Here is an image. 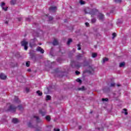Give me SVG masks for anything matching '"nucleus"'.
Listing matches in <instances>:
<instances>
[{
	"label": "nucleus",
	"instance_id": "ddd939ff",
	"mask_svg": "<svg viewBox=\"0 0 131 131\" xmlns=\"http://www.w3.org/2000/svg\"><path fill=\"white\" fill-rule=\"evenodd\" d=\"M109 60V59H108V58L107 57H105L104 58H103V63H105V62H108V61Z\"/></svg>",
	"mask_w": 131,
	"mask_h": 131
},
{
	"label": "nucleus",
	"instance_id": "de8ad7c7",
	"mask_svg": "<svg viewBox=\"0 0 131 131\" xmlns=\"http://www.w3.org/2000/svg\"><path fill=\"white\" fill-rule=\"evenodd\" d=\"M6 24H8V21L5 22Z\"/></svg>",
	"mask_w": 131,
	"mask_h": 131
},
{
	"label": "nucleus",
	"instance_id": "4be33fe9",
	"mask_svg": "<svg viewBox=\"0 0 131 131\" xmlns=\"http://www.w3.org/2000/svg\"><path fill=\"white\" fill-rule=\"evenodd\" d=\"M79 91H84V86H82V88H79Z\"/></svg>",
	"mask_w": 131,
	"mask_h": 131
},
{
	"label": "nucleus",
	"instance_id": "3c124183",
	"mask_svg": "<svg viewBox=\"0 0 131 131\" xmlns=\"http://www.w3.org/2000/svg\"><path fill=\"white\" fill-rule=\"evenodd\" d=\"M39 45H41V43H39Z\"/></svg>",
	"mask_w": 131,
	"mask_h": 131
},
{
	"label": "nucleus",
	"instance_id": "f704fd0d",
	"mask_svg": "<svg viewBox=\"0 0 131 131\" xmlns=\"http://www.w3.org/2000/svg\"><path fill=\"white\" fill-rule=\"evenodd\" d=\"M49 19L50 21H52V20H53V17L50 16V17H49Z\"/></svg>",
	"mask_w": 131,
	"mask_h": 131
},
{
	"label": "nucleus",
	"instance_id": "a19ab883",
	"mask_svg": "<svg viewBox=\"0 0 131 131\" xmlns=\"http://www.w3.org/2000/svg\"><path fill=\"white\" fill-rule=\"evenodd\" d=\"M127 114H128L127 112H125V115H127Z\"/></svg>",
	"mask_w": 131,
	"mask_h": 131
},
{
	"label": "nucleus",
	"instance_id": "ea45409f",
	"mask_svg": "<svg viewBox=\"0 0 131 131\" xmlns=\"http://www.w3.org/2000/svg\"><path fill=\"white\" fill-rule=\"evenodd\" d=\"M18 21H21V20H22V18H18Z\"/></svg>",
	"mask_w": 131,
	"mask_h": 131
},
{
	"label": "nucleus",
	"instance_id": "a211bd4d",
	"mask_svg": "<svg viewBox=\"0 0 131 131\" xmlns=\"http://www.w3.org/2000/svg\"><path fill=\"white\" fill-rule=\"evenodd\" d=\"M71 42H72V39L70 38V39H69V40L67 42V45H70Z\"/></svg>",
	"mask_w": 131,
	"mask_h": 131
},
{
	"label": "nucleus",
	"instance_id": "79ce46f5",
	"mask_svg": "<svg viewBox=\"0 0 131 131\" xmlns=\"http://www.w3.org/2000/svg\"><path fill=\"white\" fill-rule=\"evenodd\" d=\"M123 110H124V111H127V110H126L125 108H124Z\"/></svg>",
	"mask_w": 131,
	"mask_h": 131
},
{
	"label": "nucleus",
	"instance_id": "473e14b6",
	"mask_svg": "<svg viewBox=\"0 0 131 131\" xmlns=\"http://www.w3.org/2000/svg\"><path fill=\"white\" fill-rule=\"evenodd\" d=\"M110 86H115V83H112Z\"/></svg>",
	"mask_w": 131,
	"mask_h": 131
},
{
	"label": "nucleus",
	"instance_id": "bb28decb",
	"mask_svg": "<svg viewBox=\"0 0 131 131\" xmlns=\"http://www.w3.org/2000/svg\"><path fill=\"white\" fill-rule=\"evenodd\" d=\"M115 3H117L118 4L119 3H121V0H115Z\"/></svg>",
	"mask_w": 131,
	"mask_h": 131
},
{
	"label": "nucleus",
	"instance_id": "f8f14e48",
	"mask_svg": "<svg viewBox=\"0 0 131 131\" xmlns=\"http://www.w3.org/2000/svg\"><path fill=\"white\" fill-rule=\"evenodd\" d=\"M16 2H17V0H11L10 1V4L11 5H15Z\"/></svg>",
	"mask_w": 131,
	"mask_h": 131
},
{
	"label": "nucleus",
	"instance_id": "20e7f679",
	"mask_svg": "<svg viewBox=\"0 0 131 131\" xmlns=\"http://www.w3.org/2000/svg\"><path fill=\"white\" fill-rule=\"evenodd\" d=\"M49 10L50 11H52V12H55V11H57V7H51L49 8Z\"/></svg>",
	"mask_w": 131,
	"mask_h": 131
},
{
	"label": "nucleus",
	"instance_id": "c03bdc74",
	"mask_svg": "<svg viewBox=\"0 0 131 131\" xmlns=\"http://www.w3.org/2000/svg\"><path fill=\"white\" fill-rule=\"evenodd\" d=\"M28 71L30 72V71H31V70L28 69Z\"/></svg>",
	"mask_w": 131,
	"mask_h": 131
},
{
	"label": "nucleus",
	"instance_id": "4c0bfd02",
	"mask_svg": "<svg viewBox=\"0 0 131 131\" xmlns=\"http://www.w3.org/2000/svg\"><path fill=\"white\" fill-rule=\"evenodd\" d=\"M54 130H55V131H60V129L54 128Z\"/></svg>",
	"mask_w": 131,
	"mask_h": 131
},
{
	"label": "nucleus",
	"instance_id": "5701e85b",
	"mask_svg": "<svg viewBox=\"0 0 131 131\" xmlns=\"http://www.w3.org/2000/svg\"><path fill=\"white\" fill-rule=\"evenodd\" d=\"M77 47H78V50H81V48L80 47V43L78 44Z\"/></svg>",
	"mask_w": 131,
	"mask_h": 131
},
{
	"label": "nucleus",
	"instance_id": "9d476101",
	"mask_svg": "<svg viewBox=\"0 0 131 131\" xmlns=\"http://www.w3.org/2000/svg\"><path fill=\"white\" fill-rule=\"evenodd\" d=\"M14 101H15V102H16V103H19L20 102V100H19V98L17 96L15 97Z\"/></svg>",
	"mask_w": 131,
	"mask_h": 131
},
{
	"label": "nucleus",
	"instance_id": "72a5a7b5",
	"mask_svg": "<svg viewBox=\"0 0 131 131\" xmlns=\"http://www.w3.org/2000/svg\"><path fill=\"white\" fill-rule=\"evenodd\" d=\"M18 109H19V110H21V109H22V105H19L18 106Z\"/></svg>",
	"mask_w": 131,
	"mask_h": 131
},
{
	"label": "nucleus",
	"instance_id": "423d86ee",
	"mask_svg": "<svg viewBox=\"0 0 131 131\" xmlns=\"http://www.w3.org/2000/svg\"><path fill=\"white\" fill-rule=\"evenodd\" d=\"M59 42H58V40L56 39H54L53 42V46H58Z\"/></svg>",
	"mask_w": 131,
	"mask_h": 131
},
{
	"label": "nucleus",
	"instance_id": "6e6552de",
	"mask_svg": "<svg viewBox=\"0 0 131 131\" xmlns=\"http://www.w3.org/2000/svg\"><path fill=\"white\" fill-rule=\"evenodd\" d=\"M28 45V42L26 41H21V46L23 47H24L25 46H27Z\"/></svg>",
	"mask_w": 131,
	"mask_h": 131
},
{
	"label": "nucleus",
	"instance_id": "4468645a",
	"mask_svg": "<svg viewBox=\"0 0 131 131\" xmlns=\"http://www.w3.org/2000/svg\"><path fill=\"white\" fill-rule=\"evenodd\" d=\"M125 62H121L120 63V64H119V67H123L124 66H125Z\"/></svg>",
	"mask_w": 131,
	"mask_h": 131
},
{
	"label": "nucleus",
	"instance_id": "7c9ffc66",
	"mask_svg": "<svg viewBox=\"0 0 131 131\" xmlns=\"http://www.w3.org/2000/svg\"><path fill=\"white\" fill-rule=\"evenodd\" d=\"M80 58H81V55L79 54L77 56V59H79Z\"/></svg>",
	"mask_w": 131,
	"mask_h": 131
},
{
	"label": "nucleus",
	"instance_id": "393cba45",
	"mask_svg": "<svg viewBox=\"0 0 131 131\" xmlns=\"http://www.w3.org/2000/svg\"><path fill=\"white\" fill-rule=\"evenodd\" d=\"M76 81H77V82H79V83H81V80H80V79H77Z\"/></svg>",
	"mask_w": 131,
	"mask_h": 131
},
{
	"label": "nucleus",
	"instance_id": "f3484780",
	"mask_svg": "<svg viewBox=\"0 0 131 131\" xmlns=\"http://www.w3.org/2000/svg\"><path fill=\"white\" fill-rule=\"evenodd\" d=\"M46 120H47L48 121H50V120H51V117L50 116H47L46 117Z\"/></svg>",
	"mask_w": 131,
	"mask_h": 131
},
{
	"label": "nucleus",
	"instance_id": "c9c22d12",
	"mask_svg": "<svg viewBox=\"0 0 131 131\" xmlns=\"http://www.w3.org/2000/svg\"><path fill=\"white\" fill-rule=\"evenodd\" d=\"M85 24L86 26H88V27L90 26V24L89 23H86Z\"/></svg>",
	"mask_w": 131,
	"mask_h": 131
},
{
	"label": "nucleus",
	"instance_id": "2eb2a0df",
	"mask_svg": "<svg viewBox=\"0 0 131 131\" xmlns=\"http://www.w3.org/2000/svg\"><path fill=\"white\" fill-rule=\"evenodd\" d=\"M92 57L93 58H96V57H97V56H98V54L96 53H93L92 54Z\"/></svg>",
	"mask_w": 131,
	"mask_h": 131
},
{
	"label": "nucleus",
	"instance_id": "6ab92c4d",
	"mask_svg": "<svg viewBox=\"0 0 131 131\" xmlns=\"http://www.w3.org/2000/svg\"><path fill=\"white\" fill-rule=\"evenodd\" d=\"M46 100H47V101H48V100H51V96H50V95H47V96H46Z\"/></svg>",
	"mask_w": 131,
	"mask_h": 131
},
{
	"label": "nucleus",
	"instance_id": "b1692460",
	"mask_svg": "<svg viewBox=\"0 0 131 131\" xmlns=\"http://www.w3.org/2000/svg\"><path fill=\"white\" fill-rule=\"evenodd\" d=\"M115 37H116V34L115 33H113V39H114Z\"/></svg>",
	"mask_w": 131,
	"mask_h": 131
},
{
	"label": "nucleus",
	"instance_id": "cd10ccee",
	"mask_svg": "<svg viewBox=\"0 0 131 131\" xmlns=\"http://www.w3.org/2000/svg\"><path fill=\"white\" fill-rule=\"evenodd\" d=\"M25 48H24V49L26 50V51H27L28 49V47L27 46V45H26L25 46H24Z\"/></svg>",
	"mask_w": 131,
	"mask_h": 131
},
{
	"label": "nucleus",
	"instance_id": "aec40b11",
	"mask_svg": "<svg viewBox=\"0 0 131 131\" xmlns=\"http://www.w3.org/2000/svg\"><path fill=\"white\" fill-rule=\"evenodd\" d=\"M80 5H84V4H85V2H84V1H83L82 0H80Z\"/></svg>",
	"mask_w": 131,
	"mask_h": 131
},
{
	"label": "nucleus",
	"instance_id": "f257e3e1",
	"mask_svg": "<svg viewBox=\"0 0 131 131\" xmlns=\"http://www.w3.org/2000/svg\"><path fill=\"white\" fill-rule=\"evenodd\" d=\"M17 107L14 106L13 105H10L9 108L8 109V111H11L12 112H15L16 111Z\"/></svg>",
	"mask_w": 131,
	"mask_h": 131
},
{
	"label": "nucleus",
	"instance_id": "a878e982",
	"mask_svg": "<svg viewBox=\"0 0 131 131\" xmlns=\"http://www.w3.org/2000/svg\"><path fill=\"white\" fill-rule=\"evenodd\" d=\"M96 18H93L91 20V22H92V23H95V22H96Z\"/></svg>",
	"mask_w": 131,
	"mask_h": 131
},
{
	"label": "nucleus",
	"instance_id": "37998d69",
	"mask_svg": "<svg viewBox=\"0 0 131 131\" xmlns=\"http://www.w3.org/2000/svg\"><path fill=\"white\" fill-rule=\"evenodd\" d=\"M76 66L77 67H80V65H79V66L76 65Z\"/></svg>",
	"mask_w": 131,
	"mask_h": 131
},
{
	"label": "nucleus",
	"instance_id": "58836bf2",
	"mask_svg": "<svg viewBox=\"0 0 131 131\" xmlns=\"http://www.w3.org/2000/svg\"><path fill=\"white\" fill-rule=\"evenodd\" d=\"M84 11L85 14H88V12H86V10H84Z\"/></svg>",
	"mask_w": 131,
	"mask_h": 131
},
{
	"label": "nucleus",
	"instance_id": "9b49d317",
	"mask_svg": "<svg viewBox=\"0 0 131 131\" xmlns=\"http://www.w3.org/2000/svg\"><path fill=\"white\" fill-rule=\"evenodd\" d=\"M12 122H13V123H18V119L13 118L12 119Z\"/></svg>",
	"mask_w": 131,
	"mask_h": 131
},
{
	"label": "nucleus",
	"instance_id": "39448f33",
	"mask_svg": "<svg viewBox=\"0 0 131 131\" xmlns=\"http://www.w3.org/2000/svg\"><path fill=\"white\" fill-rule=\"evenodd\" d=\"M36 50L38 52H40L41 54H43V53H45V50L40 47H38Z\"/></svg>",
	"mask_w": 131,
	"mask_h": 131
},
{
	"label": "nucleus",
	"instance_id": "0eeeda50",
	"mask_svg": "<svg viewBox=\"0 0 131 131\" xmlns=\"http://www.w3.org/2000/svg\"><path fill=\"white\" fill-rule=\"evenodd\" d=\"M39 113L40 114H41L42 116H44V115H46V114L47 113L46 111H43L42 110H40Z\"/></svg>",
	"mask_w": 131,
	"mask_h": 131
},
{
	"label": "nucleus",
	"instance_id": "8fccbe9b",
	"mask_svg": "<svg viewBox=\"0 0 131 131\" xmlns=\"http://www.w3.org/2000/svg\"><path fill=\"white\" fill-rule=\"evenodd\" d=\"M91 113H93V112H91Z\"/></svg>",
	"mask_w": 131,
	"mask_h": 131
},
{
	"label": "nucleus",
	"instance_id": "7ed1b4c3",
	"mask_svg": "<svg viewBox=\"0 0 131 131\" xmlns=\"http://www.w3.org/2000/svg\"><path fill=\"white\" fill-rule=\"evenodd\" d=\"M0 78H1V79L5 80V79H6V78H7V76L6 75H5V74H4V73H1L0 74Z\"/></svg>",
	"mask_w": 131,
	"mask_h": 131
},
{
	"label": "nucleus",
	"instance_id": "f03ea898",
	"mask_svg": "<svg viewBox=\"0 0 131 131\" xmlns=\"http://www.w3.org/2000/svg\"><path fill=\"white\" fill-rule=\"evenodd\" d=\"M5 6H6V4L4 2H2L1 3V7L4 11H7L8 10V7H5Z\"/></svg>",
	"mask_w": 131,
	"mask_h": 131
},
{
	"label": "nucleus",
	"instance_id": "a18cd8bd",
	"mask_svg": "<svg viewBox=\"0 0 131 131\" xmlns=\"http://www.w3.org/2000/svg\"><path fill=\"white\" fill-rule=\"evenodd\" d=\"M79 129H80V128H81V126H79Z\"/></svg>",
	"mask_w": 131,
	"mask_h": 131
},
{
	"label": "nucleus",
	"instance_id": "49530a36",
	"mask_svg": "<svg viewBox=\"0 0 131 131\" xmlns=\"http://www.w3.org/2000/svg\"><path fill=\"white\" fill-rule=\"evenodd\" d=\"M117 86H120V84H117Z\"/></svg>",
	"mask_w": 131,
	"mask_h": 131
},
{
	"label": "nucleus",
	"instance_id": "1a4fd4ad",
	"mask_svg": "<svg viewBox=\"0 0 131 131\" xmlns=\"http://www.w3.org/2000/svg\"><path fill=\"white\" fill-rule=\"evenodd\" d=\"M99 20H103L104 19V15L102 14H99Z\"/></svg>",
	"mask_w": 131,
	"mask_h": 131
},
{
	"label": "nucleus",
	"instance_id": "2f4dec72",
	"mask_svg": "<svg viewBox=\"0 0 131 131\" xmlns=\"http://www.w3.org/2000/svg\"><path fill=\"white\" fill-rule=\"evenodd\" d=\"M75 73L77 75H78L79 74H80V73L78 71H76L75 72Z\"/></svg>",
	"mask_w": 131,
	"mask_h": 131
},
{
	"label": "nucleus",
	"instance_id": "e433bc0d",
	"mask_svg": "<svg viewBox=\"0 0 131 131\" xmlns=\"http://www.w3.org/2000/svg\"><path fill=\"white\" fill-rule=\"evenodd\" d=\"M26 91L27 93H28V92H29V88H26Z\"/></svg>",
	"mask_w": 131,
	"mask_h": 131
},
{
	"label": "nucleus",
	"instance_id": "412c9836",
	"mask_svg": "<svg viewBox=\"0 0 131 131\" xmlns=\"http://www.w3.org/2000/svg\"><path fill=\"white\" fill-rule=\"evenodd\" d=\"M26 65L27 67H29V66L30 65V62L27 61L26 63Z\"/></svg>",
	"mask_w": 131,
	"mask_h": 131
},
{
	"label": "nucleus",
	"instance_id": "dca6fc26",
	"mask_svg": "<svg viewBox=\"0 0 131 131\" xmlns=\"http://www.w3.org/2000/svg\"><path fill=\"white\" fill-rule=\"evenodd\" d=\"M38 96H42V93L40 92V91L38 90L36 92Z\"/></svg>",
	"mask_w": 131,
	"mask_h": 131
},
{
	"label": "nucleus",
	"instance_id": "c85d7f7f",
	"mask_svg": "<svg viewBox=\"0 0 131 131\" xmlns=\"http://www.w3.org/2000/svg\"><path fill=\"white\" fill-rule=\"evenodd\" d=\"M102 101H105V102H107L108 98H102Z\"/></svg>",
	"mask_w": 131,
	"mask_h": 131
},
{
	"label": "nucleus",
	"instance_id": "c756f323",
	"mask_svg": "<svg viewBox=\"0 0 131 131\" xmlns=\"http://www.w3.org/2000/svg\"><path fill=\"white\" fill-rule=\"evenodd\" d=\"M34 118H35L36 120H38L39 119V118L36 116H34Z\"/></svg>",
	"mask_w": 131,
	"mask_h": 131
},
{
	"label": "nucleus",
	"instance_id": "09e8293b",
	"mask_svg": "<svg viewBox=\"0 0 131 131\" xmlns=\"http://www.w3.org/2000/svg\"><path fill=\"white\" fill-rule=\"evenodd\" d=\"M30 45L31 46V43H30Z\"/></svg>",
	"mask_w": 131,
	"mask_h": 131
}]
</instances>
